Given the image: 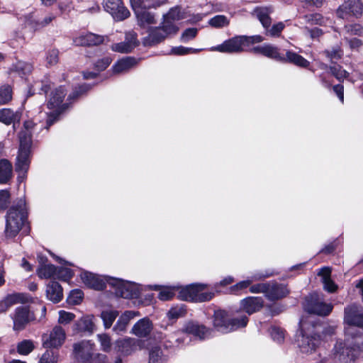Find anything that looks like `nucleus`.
<instances>
[{
    "instance_id": "f257e3e1",
    "label": "nucleus",
    "mask_w": 363,
    "mask_h": 363,
    "mask_svg": "<svg viewBox=\"0 0 363 363\" xmlns=\"http://www.w3.org/2000/svg\"><path fill=\"white\" fill-rule=\"evenodd\" d=\"M23 128L24 129L19 133L20 147L15 164V169L18 173L17 180L19 183L23 182L27 176L32 144L31 132L32 130L37 129V124L32 121H26L23 123Z\"/></svg>"
},
{
    "instance_id": "f03ea898",
    "label": "nucleus",
    "mask_w": 363,
    "mask_h": 363,
    "mask_svg": "<svg viewBox=\"0 0 363 363\" xmlns=\"http://www.w3.org/2000/svg\"><path fill=\"white\" fill-rule=\"evenodd\" d=\"M26 199H20L16 206L11 207L6 215V235L14 238L21 229L27 218Z\"/></svg>"
},
{
    "instance_id": "7ed1b4c3",
    "label": "nucleus",
    "mask_w": 363,
    "mask_h": 363,
    "mask_svg": "<svg viewBox=\"0 0 363 363\" xmlns=\"http://www.w3.org/2000/svg\"><path fill=\"white\" fill-rule=\"evenodd\" d=\"M300 334L296 342L302 353H312L321 342L320 335L315 331L314 325H306L303 320L299 322Z\"/></svg>"
},
{
    "instance_id": "20e7f679",
    "label": "nucleus",
    "mask_w": 363,
    "mask_h": 363,
    "mask_svg": "<svg viewBox=\"0 0 363 363\" xmlns=\"http://www.w3.org/2000/svg\"><path fill=\"white\" fill-rule=\"evenodd\" d=\"M74 358L81 363H107L106 354L95 352V345L91 341L82 340L73 345Z\"/></svg>"
},
{
    "instance_id": "39448f33",
    "label": "nucleus",
    "mask_w": 363,
    "mask_h": 363,
    "mask_svg": "<svg viewBox=\"0 0 363 363\" xmlns=\"http://www.w3.org/2000/svg\"><path fill=\"white\" fill-rule=\"evenodd\" d=\"M248 323L247 315L230 318L225 311H216L213 315V327L222 333H228L240 328H244Z\"/></svg>"
},
{
    "instance_id": "423d86ee",
    "label": "nucleus",
    "mask_w": 363,
    "mask_h": 363,
    "mask_svg": "<svg viewBox=\"0 0 363 363\" xmlns=\"http://www.w3.org/2000/svg\"><path fill=\"white\" fill-rule=\"evenodd\" d=\"M356 340L337 341L334 347V355L340 362L351 363L359 353V346Z\"/></svg>"
},
{
    "instance_id": "0eeeda50",
    "label": "nucleus",
    "mask_w": 363,
    "mask_h": 363,
    "mask_svg": "<svg viewBox=\"0 0 363 363\" xmlns=\"http://www.w3.org/2000/svg\"><path fill=\"white\" fill-rule=\"evenodd\" d=\"M333 308L331 303L324 302L323 295L318 292L310 294L305 300L304 309L308 313L326 316L330 313Z\"/></svg>"
},
{
    "instance_id": "6e6552de",
    "label": "nucleus",
    "mask_w": 363,
    "mask_h": 363,
    "mask_svg": "<svg viewBox=\"0 0 363 363\" xmlns=\"http://www.w3.org/2000/svg\"><path fill=\"white\" fill-rule=\"evenodd\" d=\"M108 284L115 289L117 296L123 298H136L140 296V286L133 282L125 281L122 279L109 277Z\"/></svg>"
},
{
    "instance_id": "1a4fd4ad",
    "label": "nucleus",
    "mask_w": 363,
    "mask_h": 363,
    "mask_svg": "<svg viewBox=\"0 0 363 363\" xmlns=\"http://www.w3.org/2000/svg\"><path fill=\"white\" fill-rule=\"evenodd\" d=\"M144 346V342L133 337H125L116 340L113 344V350L117 355L125 357L140 350Z\"/></svg>"
},
{
    "instance_id": "9d476101",
    "label": "nucleus",
    "mask_w": 363,
    "mask_h": 363,
    "mask_svg": "<svg viewBox=\"0 0 363 363\" xmlns=\"http://www.w3.org/2000/svg\"><path fill=\"white\" fill-rule=\"evenodd\" d=\"M244 35H236L212 48V50L225 53H240L248 51Z\"/></svg>"
},
{
    "instance_id": "9b49d317",
    "label": "nucleus",
    "mask_w": 363,
    "mask_h": 363,
    "mask_svg": "<svg viewBox=\"0 0 363 363\" xmlns=\"http://www.w3.org/2000/svg\"><path fill=\"white\" fill-rule=\"evenodd\" d=\"M10 316L13 322V328L15 331L23 330L27 324L35 318L34 313L27 306L17 307Z\"/></svg>"
},
{
    "instance_id": "f8f14e48",
    "label": "nucleus",
    "mask_w": 363,
    "mask_h": 363,
    "mask_svg": "<svg viewBox=\"0 0 363 363\" xmlns=\"http://www.w3.org/2000/svg\"><path fill=\"white\" fill-rule=\"evenodd\" d=\"M65 338V330L60 325H55L50 333L43 335V346L47 349L58 348L62 345Z\"/></svg>"
},
{
    "instance_id": "ddd939ff",
    "label": "nucleus",
    "mask_w": 363,
    "mask_h": 363,
    "mask_svg": "<svg viewBox=\"0 0 363 363\" xmlns=\"http://www.w3.org/2000/svg\"><path fill=\"white\" fill-rule=\"evenodd\" d=\"M103 6L116 21H123L130 16V11L121 0H104Z\"/></svg>"
},
{
    "instance_id": "4468645a",
    "label": "nucleus",
    "mask_w": 363,
    "mask_h": 363,
    "mask_svg": "<svg viewBox=\"0 0 363 363\" xmlns=\"http://www.w3.org/2000/svg\"><path fill=\"white\" fill-rule=\"evenodd\" d=\"M345 323L350 326L363 328V309L357 304H351L345 308Z\"/></svg>"
},
{
    "instance_id": "2eb2a0df",
    "label": "nucleus",
    "mask_w": 363,
    "mask_h": 363,
    "mask_svg": "<svg viewBox=\"0 0 363 363\" xmlns=\"http://www.w3.org/2000/svg\"><path fill=\"white\" fill-rule=\"evenodd\" d=\"M186 333L192 335L200 340L208 338L211 335V330L203 325H200L196 322L189 321L186 323L182 329V331L177 332L175 335L179 336L180 333Z\"/></svg>"
},
{
    "instance_id": "dca6fc26",
    "label": "nucleus",
    "mask_w": 363,
    "mask_h": 363,
    "mask_svg": "<svg viewBox=\"0 0 363 363\" xmlns=\"http://www.w3.org/2000/svg\"><path fill=\"white\" fill-rule=\"evenodd\" d=\"M289 294L287 286L274 281L267 282L266 298L269 301H277L286 297Z\"/></svg>"
},
{
    "instance_id": "f3484780",
    "label": "nucleus",
    "mask_w": 363,
    "mask_h": 363,
    "mask_svg": "<svg viewBox=\"0 0 363 363\" xmlns=\"http://www.w3.org/2000/svg\"><path fill=\"white\" fill-rule=\"evenodd\" d=\"M80 277L86 286L98 291H101L106 289V284H108L106 280L109 278L105 277L103 279L101 277L87 271L82 272L80 274Z\"/></svg>"
},
{
    "instance_id": "a211bd4d",
    "label": "nucleus",
    "mask_w": 363,
    "mask_h": 363,
    "mask_svg": "<svg viewBox=\"0 0 363 363\" xmlns=\"http://www.w3.org/2000/svg\"><path fill=\"white\" fill-rule=\"evenodd\" d=\"M67 94V90L64 86H60L52 91L48 101V108L64 111L67 107V104H62L63 99Z\"/></svg>"
},
{
    "instance_id": "6ab92c4d",
    "label": "nucleus",
    "mask_w": 363,
    "mask_h": 363,
    "mask_svg": "<svg viewBox=\"0 0 363 363\" xmlns=\"http://www.w3.org/2000/svg\"><path fill=\"white\" fill-rule=\"evenodd\" d=\"M251 52L255 54H260L264 57L281 62L284 59V54L279 52V49L272 44H264L253 47Z\"/></svg>"
},
{
    "instance_id": "aec40b11",
    "label": "nucleus",
    "mask_w": 363,
    "mask_h": 363,
    "mask_svg": "<svg viewBox=\"0 0 363 363\" xmlns=\"http://www.w3.org/2000/svg\"><path fill=\"white\" fill-rule=\"evenodd\" d=\"M264 306V299L259 296H248L240 301V308L249 315L260 311Z\"/></svg>"
},
{
    "instance_id": "412c9836",
    "label": "nucleus",
    "mask_w": 363,
    "mask_h": 363,
    "mask_svg": "<svg viewBox=\"0 0 363 363\" xmlns=\"http://www.w3.org/2000/svg\"><path fill=\"white\" fill-rule=\"evenodd\" d=\"M138 44L136 34L128 33L125 34V40L118 43L112 45L111 49L114 52L121 53L130 52Z\"/></svg>"
},
{
    "instance_id": "4be33fe9",
    "label": "nucleus",
    "mask_w": 363,
    "mask_h": 363,
    "mask_svg": "<svg viewBox=\"0 0 363 363\" xmlns=\"http://www.w3.org/2000/svg\"><path fill=\"white\" fill-rule=\"evenodd\" d=\"M205 285L201 284H193L182 288L179 293V298L181 300L196 302L199 292L204 290Z\"/></svg>"
},
{
    "instance_id": "5701e85b",
    "label": "nucleus",
    "mask_w": 363,
    "mask_h": 363,
    "mask_svg": "<svg viewBox=\"0 0 363 363\" xmlns=\"http://www.w3.org/2000/svg\"><path fill=\"white\" fill-rule=\"evenodd\" d=\"M363 11V4L359 0H349L345 4L340 6L337 10V14L343 18V12L350 13L358 17Z\"/></svg>"
},
{
    "instance_id": "b1692460",
    "label": "nucleus",
    "mask_w": 363,
    "mask_h": 363,
    "mask_svg": "<svg viewBox=\"0 0 363 363\" xmlns=\"http://www.w3.org/2000/svg\"><path fill=\"white\" fill-rule=\"evenodd\" d=\"M274 274L273 271L266 270L264 272H257L252 276L247 277L246 280L241 281L233 286V290H242L250 286L254 281H259L265 278L270 277Z\"/></svg>"
},
{
    "instance_id": "393cba45",
    "label": "nucleus",
    "mask_w": 363,
    "mask_h": 363,
    "mask_svg": "<svg viewBox=\"0 0 363 363\" xmlns=\"http://www.w3.org/2000/svg\"><path fill=\"white\" fill-rule=\"evenodd\" d=\"M152 330V323L150 320L148 318H143L134 324L130 333L138 337H146Z\"/></svg>"
},
{
    "instance_id": "a878e982",
    "label": "nucleus",
    "mask_w": 363,
    "mask_h": 363,
    "mask_svg": "<svg viewBox=\"0 0 363 363\" xmlns=\"http://www.w3.org/2000/svg\"><path fill=\"white\" fill-rule=\"evenodd\" d=\"M140 314L138 311H125L118 319L116 325L113 326V331L116 333L125 332L130 323V321L135 316H139Z\"/></svg>"
},
{
    "instance_id": "bb28decb",
    "label": "nucleus",
    "mask_w": 363,
    "mask_h": 363,
    "mask_svg": "<svg viewBox=\"0 0 363 363\" xmlns=\"http://www.w3.org/2000/svg\"><path fill=\"white\" fill-rule=\"evenodd\" d=\"M273 12L274 9L272 6H258L253 11L254 15L256 16L264 28L269 27V26L272 24V18L270 17V15Z\"/></svg>"
},
{
    "instance_id": "cd10ccee",
    "label": "nucleus",
    "mask_w": 363,
    "mask_h": 363,
    "mask_svg": "<svg viewBox=\"0 0 363 363\" xmlns=\"http://www.w3.org/2000/svg\"><path fill=\"white\" fill-rule=\"evenodd\" d=\"M46 296L52 302L59 303L63 298L61 285L55 281H50L46 286Z\"/></svg>"
},
{
    "instance_id": "c85d7f7f",
    "label": "nucleus",
    "mask_w": 363,
    "mask_h": 363,
    "mask_svg": "<svg viewBox=\"0 0 363 363\" xmlns=\"http://www.w3.org/2000/svg\"><path fill=\"white\" fill-rule=\"evenodd\" d=\"M167 36L161 27L158 26L150 30L148 35L143 38V43L145 46H153L164 40Z\"/></svg>"
},
{
    "instance_id": "c756f323",
    "label": "nucleus",
    "mask_w": 363,
    "mask_h": 363,
    "mask_svg": "<svg viewBox=\"0 0 363 363\" xmlns=\"http://www.w3.org/2000/svg\"><path fill=\"white\" fill-rule=\"evenodd\" d=\"M55 17L56 16L52 13H49L43 19L37 18L33 16H31L26 19V23L28 26L36 30L49 25L55 18Z\"/></svg>"
},
{
    "instance_id": "7c9ffc66",
    "label": "nucleus",
    "mask_w": 363,
    "mask_h": 363,
    "mask_svg": "<svg viewBox=\"0 0 363 363\" xmlns=\"http://www.w3.org/2000/svg\"><path fill=\"white\" fill-rule=\"evenodd\" d=\"M21 113L18 111H13L11 108H1L0 110V122L5 125H11L16 122H19L21 119Z\"/></svg>"
},
{
    "instance_id": "2f4dec72",
    "label": "nucleus",
    "mask_w": 363,
    "mask_h": 363,
    "mask_svg": "<svg viewBox=\"0 0 363 363\" xmlns=\"http://www.w3.org/2000/svg\"><path fill=\"white\" fill-rule=\"evenodd\" d=\"M284 60L281 62H288L294 64L301 67H308L310 65L309 61L305 59L301 55L294 52L293 51L288 50L286 55H284Z\"/></svg>"
},
{
    "instance_id": "473e14b6",
    "label": "nucleus",
    "mask_w": 363,
    "mask_h": 363,
    "mask_svg": "<svg viewBox=\"0 0 363 363\" xmlns=\"http://www.w3.org/2000/svg\"><path fill=\"white\" fill-rule=\"evenodd\" d=\"M137 60L132 57H123L117 61L113 66L112 69L114 73L119 74L126 72L136 65Z\"/></svg>"
},
{
    "instance_id": "72a5a7b5",
    "label": "nucleus",
    "mask_w": 363,
    "mask_h": 363,
    "mask_svg": "<svg viewBox=\"0 0 363 363\" xmlns=\"http://www.w3.org/2000/svg\"><path fill=\"white\" fill-rule=\"evenodd\" d=\"M12 164L6 160H0V184H6L12 177Z\"/></svg>"
},
{
    "instance_id": "f704fd0d",
    "label": "nucleus",
    "mask_w": 363,
    "mask_h": 363,
    "mask_svg": "<svg viewBox=\"0 0 363 363\" xmlns=\"http://www.w3.org/2000/svg\"><path fill=\"white\" fill-rule=\"evenodd\" d=\"M147 9H138L135 10L138 23L140 26L153 24L155 23V15L147 11Z\"/></svg>"
},
{
    "instance_id": "c9c22d12",
    "label": "nucleus",
    "mask_w": 363,
    "mask_h": 363,
    "mask_svg": "<svg viewBox=\"0 0 363 363\" xmlns=\"http://www.w3.org/2000/svg\"><path fill=\"white\" fill-rule=\"evenodd\" d=\"M133 9H156L166 3L167 0H130Z\"/></svg>"
},
{
    "instance_id": "e433bc0d",
    "label": "nucleus",
    "mask_w": 363,
    "mask_h": 363,
    "mask_svg": "<svg viewBox=\"0 0 363 363\" xmlns=\"http://www.w3.org/2000/svg\"><path fill=\"white\" fill-rule=\"evenodd\" d=\"M94 323L89 317H83L78 320L74 325L73 330L75 333L89 332L92 333Z\"/></svg>"
},
{
    "instance_id": "4c0bfd02",
    "label": "nucleus",
    "mask_w": 363,
    "mask_h": 363,
    "mask_svg": "<svg viewBox=\"0 0 363 363\" xmlns=\"http://www.w3.org/2000/svg\"><path fill=\"white\" fill-rule=\"evenodd\" d=\"M104 41L102 35H96L91 33L82 35L79 39V43L83 46H92L101 44Z\"/></svg>"
},
{
    "instance_id": "58836bf2",
    "label": "nucleus",
    "mask_w": 363,
    "mask_h": 363,
    "mask_svg": "<svg viewBox=\"0 0 363 363\" xmlns=\"http://www.w3.org/2000/svg\"><path fill=\"white\" fill-rule=\"evenodd\" d=\"M28 296L23 293H13L8 294L4 298V301L6 303L8 308H9L11 306L17 304V303H24L28 301Z\"/></svg>"
},
{
    "instance_id": "ea45409f",
    "label": "nucleus",
    "mask_w": 363,
    "mask_h": 363,
    "mask_svg": "<svg viewBox=\"0 0 363 363\" xmlns=\"http://www.w3.org/2000/svg\"><path fill=\"white\" fill-rule=\"evenodd\" d=\"M11 70L23 77L32 72L33 65L28 62L18 61L12 65Z\"/></svg>"
},
{
    "instance_id": "a19ab883",
    "label": "nucleus",
    "mask_w": 363,
    "mask_h": 363,
    "mask_svg": "<svg viewBox=\"0 0 363 363\" xmlns=\"http://www.w3.org/2000/svg\"><path fill=\"white\" fill-rule=\"evenodd\" d=\"M57 268L54 264H42L37 270L40 278L48 279L56 276Z\"/></svg>"
},
{
    "instance_id": "79ce46f5",
    "label": "nucleus",
    "mask_w": 363,
    "mask_h": 363,
    "mask_svg": "<svg viewBox=\"0 0 363 363\" xmlns=\"http://www.w3.org/2000/svg\"><path fill=\"white\" fill-rule=\"evenodd\" d=\"M118 314V312L115 310L104 311L101 312V318L106 329L111 327Z\"/></svg>"
},
{
    "instance_id": "37998d69",
    "label": "nucleus",
    "mask_w": 363,
    "mask_h": 363,
    "mask_svg": "<svg viewBox=\"0 0 363 363\" xmlns=\"http://www.w3.org/2000/svg\"><path fill=\"white\" fill-rule=\"evenodd\" d=\"M163 31L167 35L176 34L179 30L177 22L172 21L163 16V21L160 26Z\"/></svg>"
},
{
    "instance_id": "c03bdc74",
    "label": "nucleus",
    "mask_w": 363,
    "mask_h": 363,
    "mask_svg": "<svg viewBox=\"0 0 363 363\" xmlns=\"http://www.w3.org/2000/svg\"><path fill=\"white\" fill-rule=\"evenodd\" d=\"M284 28L285 24L283 22H278L272 26L271 24L267 28H264V33L267 36L277 38L281 35Z\"/></svg>"
},
{
    "instance_id": "a18cd8bd",
    "label": "nucleus",
    "mask_w": 363,
    "mask_h": 363,
    "mask_svg": "<svg viewBox=\"0 0 363 363\" xmlns=\"http://www.w3.org/2000/svg\"><path fill=\"white\" fill-rule=\"evenodd\" d=\"M321 271L323 273H324L323 274L324 289L330 293L335 291L337 289V286L330 278V269L328 267H324L321 269Z\"/></svg>"
},
{
    "instance_id": "49530a36",
    "label": "nucleus",
    "mask_w": 363,
    "mask_h": 363,
    "mask_svg": "<svg viewBox=\"0 0 363 363\" xmlns=\"http://www.w3.org/2000/svg\"><path fill=\"white\" fill-rule=\"evenodd\" d=\"M13 91L9 84H4L0 87V105H5L12 99Z\"/></svg>"
},
{
    "instance_id": "de8ad7c7",
    "label": "nucleus",
    "mask_w": 363,
    "mask_h": 363,
    "mask_svg": "<svg viewBox=\"0 0 363 363\" xmlns=\"http://www.w3.org/2000/svg\"><path fill=\"white\" fill-rule=\"evenodd\" d=\"M163 16L175 22L184 18V12L182 11V8L179 6L171 8L169 11Z\"/></svg>"
},
{
    "instance_id": "09e8293b",
    "label": "nucleus",
    "mask_w": 363,
    "mask_h": 363,
    "mask_svg": "<svg viewBox=\"0 0 363 363\" xmlns=\"http://www.w3.org/2000/svg\"><path fill=\"white\" fill-rule=\"evenodd\" d=\"M34 349V345L30 340H24L20 342L17 345V351L19 354L27 355Z\"/></svg>"
},
{
    "instance_id": "8fccbe9b",
    "label": "nucleus",
    "mask_w": 363,
    "mask_h": 363,
    "mask_svg": "<svg viewBox=\"0 0 363 363\" xmlns=\"http://www.w3.org/2000/svg\"><path fill=\"white\" fill-rule=\"evenodd\" d=\"M98 340L100 342L101 350L105 352H109L111 350V337L106 333L97 335Z\"/></svg>"
},
{
    "instance_id": "3c124183",
    "label": "nucleus",
    "mask_w": 363,
    "mask_h": 363,
    "mask_svg": "<svg viewBox=\"0 0 363 363\" xmlns=\"http://www.w3.org/2000/svg\"><path fill=\"white\" fill-rule=\"evenodd\" d=\"M91 85L88 84H82L78 86H76L73 90L72 93L68 96L67 100L74 99L82 96V94L87 92L91 89Z\"/></svg>"
},
{
    "instance_id": "603ef678",
    "label": "nucleus",
    "mask_w": 363,
    "mask_h": 363,
    "mask_svg": "<svg viewBox=\"0 0 363 363\" xmlns=\"http://www.w3.org/2000/svg\"><path fill=\"white\" fill-rule=\"evenodd\" d=\"M269 333L274 341L281 343L284 340V331L279 327L273 325L269 329Z\"/></svg>"
},
{
    "instance_id": "864d4df0",
    "label": "nucleus",
    "mask_w": 363,
    "mask_h": 363,
    "mask_svg": "<svg viewBox=\"0 0 363 363\" xmlns=\"http://www.w3.org/2000/svg\"><path fill=\"white\" fill-rule=\"evenodd\" d=\"M149 363H166V358L159 348H154L150 352Z\"/></svg>"
},
{
    "instance_id": "5fc2aeb1",
    "label": "nucleus",
    "mask_w": 363,
    "mask_h": 363,
    "mask_svg": "<svg viewBox=\"0 0 363 363\" xmlns=\"http://www.w3.org/2000/svg\"><path fill=\"white\" fill-rule=\"evenodd\" d=\"M74 277V272L71 269L66 267L57 268L56 277L62 281H67Z\"/></svg>"
},
{
    "instance_id": "6e6d98bb",
    "label": "nucleus",
    "mask_w": 363,
    "mask_h": 363,
    "mask_svg": "<svg viewBox=\"0 0 363 363\" xmlns=\"http://www.w3.org/2000/svg\"><path fill=\"white\" fill-rule=\"evenodd\" d=\"M50 89L49 85L44 84L42 82H37L30 89L28 94L30 96L33 95L36 91H38V94H47Z\"/></svg>"
},
{
    "instance_id": "4d7b16f0",
    "label": "nucleus",
    "mask_w": 363,
    "mask_h": 363,
    "mask_svg": "<svg viewBox=\"0 0 363 363\" xmlns=\"http://www.w3.org/2000/svg\"><path fill=\"white\" fill-rule=\"evenodd\" d=\"M303 18L311 25H322L324 22L323 17L320 13L307 14L303 16Z\"/></svg>"
},
{
    "instance_id": "13d9d810",
    "label": "nucleus",
    "mask_w": 363,
    "mask_h": 363,
    "mask_svg": "<svg viewBox=\"0 0 363 363\" xmlns=\"http://www.w3.org/2000/svg\"><path fill=\"white\" fill-rule=\"evenodd\" d=\"M57 354L52 350H47L40 358L38 363H57Z\"/></svg>"
},
{
    "instance_id": "bf43d9fd",
    "label": "nucleus",
    "mask_w": 363,
    "mask_h": 363,
    "mask_svg": "<svg viewBox=\"0 0 363 363\" xmlns=\"http://www.w3.org/2000/svg\"><path fill=\"white\" fill-rule=\"evenodd\" d=\"M59 60V51L57 49H50L46 52V62L48 66L56 65Z\"/></svg>"
},
{
    "instance_id": "052dcab7",
    "label": "nucleus",
    "mask_w": 363,
    "mask_h": 363,
    "mask_svg": "<svg viewBox=\"0 0 363 363\" xmlns=\"http://www.w3.org/2000/svg\"><path fill=\"white\" fill-rule=\"evenodd\" d=\"M198 33V29L196 28H189L186 29L181 35L180 40L182 43H187L194 39Z\"/></svg>"
},
{
    "instance_id": "680f3d73",
    "label": "nucleus",
    "mask_w": 363,
    "mask_h": 363,
    "mask_svg": "<svg viewBox=\"0 0 363 363\" xmlns=\"http://www.w3.org/2000/svg\"><path fill=\"white\" fill-rule=\"evenodd\" d=\"M209 24L215 28H220L227 26L228 21L225 16L218 15L210 19Z\"/></svg>"
},
{
    "instance_id": "e2e57ef3",
    "label": "nucleus",
    "mask_w": 363,
    "mask_h": 363,
    "mask_svg": "<svg viewBox=\"0 0 363 363\" xmlns=\"http://www.w3.org/2000/svg\"><path fill=\"white\" fill-rule=\"evenodd\" d=\"M177 287H166L161 290L158 294V298L161 301H169L174 296V290Z\"/></svg>"
},
{
    "instance_id": "0e129e2a",
    "label": "nucleus",
    "mask_w": 363,
    "mask_h": 363,
    "mask_svg": "<svg viewBox=\"0 0 363 363\" xmlns=\"http://www.w3.org/2000/svg\"><path fill=\"white\" fill-rule=\"evenodd\" d=\"M200 50L199 49H194L192 48H186L184 46H178L172 48L171 50V53L176 55H185L190 52L196 53L199 52Z\"/></svg>"
},
{
    "instance_id": "69168bd1",
    "label": "nucleus",
    "mask_w": 363,
    "mask_h": 363,
    "mask_svg": "<svg viewBox=\"0 0 363 363\" xmlns=\"http://www.w3.org/2000/svg\"><path fill=\"white\" fill-rule=\"evenodd\" d=\"M330 71L332 74L338 80L343 79L349 76V73L339 65L330 67Z\"/></svg>"
},
{
    "instance_id": "338daca9",
    "label": "nucleus",
    "mask_w": 363,
    "mask_h": 363,
    "mask_svg": "<svg viewBox=\"0 0 363 363\" xmlns=\"http://www.w3.org/2000/svg\"><path fill=\"white\" fill-rule=\"evenodd\" d=\"M74 318L75 315L74 313L65 311H60L59 312L58 322L60 324L66 325L73 320Z\"/></svg>"
},
{
    "instance_id": "774afa93",
    "label": "nucleus",
    "mask_w": 363,
    "mask_h": 363,
    "mask_svg": "<svg viewBox=\"0 0 363 363\" xmlns=\"http://www.w3.org/2000/svg\"><path fill=\"white\" fill-rule=\"evenodd\" d=\"M112 59L109 57H104L99 60L95 64L94 67L98 72L106 69L111 63Z\"/></svg>"
}]
</instances>
